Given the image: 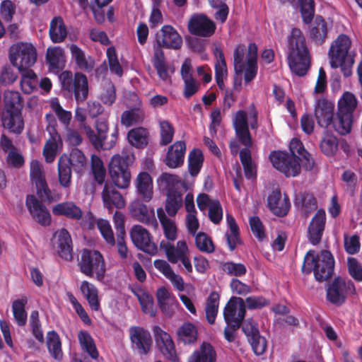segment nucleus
<instances>
[{"mask_svg": "<svg viewBox=\"0 0 362 362\" xmlns=\"http://www.w3.org/2000/svg\"><path fill=\"white\" fill-rule=\"evenodd\" d=\"M291 154L284 151H272L269 155L271 162L276 170L286 177H296L300 172L301 162L306 170H311L314 166V160L305 148L301 141L297 138L291 139L289 144Z\"/></svg>", "mask_w": 362, "mask_h": 362, "instance_id": "1", "label": "nucleus"}, {"mask_svg": "<svg viewBox=\"0 0 362 362\" xmlns=\"http://www.w3.org/2000/svg\"><path fill=\"white\" fill-rule=\"evenodd\" d=\"M288 63L292 72L298 76H305L310 67V52L303 32L293 28L287 36Z\"/></svg>", "mask_w": 362, "mask_h": 362, "instance_id": "2", "label": "nucleus"}, {"mask_svg": "<svg viewBox=\"0 0 362 362\" xmlns=\"http://www.w3.org/2000/svg\"><path fill=\"white\" fill-rule=\"evenodd\" d=\"M334 270V259L331 252L324 250L316 253L313 250L307 252L301 267L303 274H309L312 272L318 282L329 279Z\"/></svg>", "mask_w": 362, "mask_h": 362, "instance_id": "3", "label": "nucleus"}, {"mask_svg": "<svg viewBox=\"0 0 362 362\" xmlns=\"http://www.w3.org/2000/svg\"><path fill=\"white\" fill-rule=\"evenodd\" d=\"M351 39L345 34H340L332 42L328 51L329 64L332 69L340 67L343 75L349 77L352 74L355 54L349 52Z\"/></svg>", "mask_w": 362, "mask_h": 362, "instance_id": "4", "label": "nucleus"}, {"mask_svg": "<svg viewBox=\"0 0 362 362\" xmlns=\"http://www.w3.org/2000/svg\"><path fill=\"white\" fill-rule=\"evenodd\" d=\"M337 106L334 129L339 134L346 135L351 130L353 115L357 106V99L354 93L346 91L339 100Z\"/></svg>", "mask_w": 362, "mask_h": 362, "instance_id": "5", "label": "nucleus"}, {"mask_svg": "<svg viewBox=\"0 0 362 362\" xmlns=\"http://www.w3.org/2000/svg\"><path fill=\"white\" fill-rule=\"evenodd\" d=\"M81 272L88 277L103 281L105 277V262L102 254L95 250L83 249L78 262Z\"/></svg>", "mask_w": 362, "mask_h": 362, "instance_id": "6", "label": "nucleus"}, {"mask_svg": "<svg viewBox=\"0 0 362 362\" xmlns=\"http://www.w3.org/2000/svg\"><path fill=\"white\" fill-rule=\"evenodd\" d=\"M235 134L240 143L245 147L240 151L239 156L242 165L252 163L250 148L252 139L249 130L247 113L244 110H238L233 121Z\"/></svg>", "mask_w": 362, "mask_h": 362, "instance_id": "7", "label": "nucleus"}, {"mask_svg": "<svg viewBox=\"0 0 362 362\" xmlns=\"http://www.w3.org/2000/svg\"><path fill=\"white\" fill-rule=\"evenodd\" d=\"M356 293V286L351 280L337 276L328 286L327 299L332 304L341 305L345 303L349 295H355Z\"/></svg>", "mask_w": 362, "mask_h": 362, "instance_id": "8", "label": "nucleus"}, {"mask_svg": "<svg viewBox=\"0 0 362 362\" xmlns=\"http://www.w3.org/2000/svg\"><path fill=\"white\" fill-rule=\"evenodd\" d=\"M30 175L36 187L37 195L41 202L49 204L59 199V195L52 192L49 188L39 161L34 160L31 162Z\"/></svg>", "mask_w": 362, "mask_h": 362, "instance_id": "9", "label": "nucleus"}, {"mask_svg": "<svg viewBox=\"0 0 362 362\" xmlns=\"http://www.w3.org/2000/svg\"><path fill=\"white\" fill-rule=\"evenodd\" d=\"M12 49L14 52L10 53V62L18 70L28 69L36 62L37 52L32 44L21 42Z\"/></svg>", "mask_w": 362, "mask_h": 362, "instance_id": "10", "label": "nucleus"}, {"mask_svg": "<svg viewBox=\"0 0 362 362\" xmlns=\"http://www.w3.org/2000/svg\"><path fill=\"white\" fill-rule=\"evenodd\" d=\"M128 157L115 155L109 164V173L115 186L126 189L129 186L131 173L127 163Z\"/></svg>", "mask_w": 362, "mask_h": 362, "instance_id": "11", "label": "nucleus"}, {"mask_svg": "<svg viewBox=\"0 0 362 362\" xmlns=\"http://www.w3.org/2000/svg\"><path fill=\"white\" fill-rule=\"evenodd\" d=\"M132 243L139 250L150 255L157 253V245L152 240L150 233L140 225H135L130 231Z\"/></svg>", "mask_w": 362, "mask_h": 362, "instance_id": "12", "label": "nucleus"}, {"mask_svg": "<svg viewBox=\"0 0 362 362\" xmlns=\"http://www.w3.org/2000/svg\"><path fill=\"white\" fill-rule=\"evenodd\" d=\"M246 314V305L244 299L240 297H231L223 308V319L226 325L241 324Z\"/></svg>", "mask_w": 362, "mask_h": 362, "instance_id": "13", "label": "nucleus"}, {"mask_svg": "<svg viewBox=\"0 0 362 362\" xmlns=\"http://www.w3.org/2000/svg\"><path fill=\"white\" fill-rule=\"evenodd\" d=\"M25 206L32 218L42 226H49L52 222L47 208L33 194L27 195Z\"/></svg>", "mask_w": 362, "mask_h": 362, "instance_id": "14", "label": "nucleus"}, {"mask_svg": "<svg viewBox=\"0 0 362 362\" xmlns=\"http://www.w3.org/2000/svg\"><path fill=\"white\" fill-rule=\"evenodd\" d=\"M156 345L165 358L172 362H178L175 346L171 336L159 326L153 329Z\"/></svg>", "mask_w": 362, "mask_h": 362, "instance_id": "15", "label": "nucleus"}, {"mask_svg": "<svg viewBox=\"0 0 362 362\" xmlns=\"http://www.w3.org/2000/svg\"><path fill=\"white\" fill-rule=\"evenodd\" d=\"M188 30L192 35L207 37L215 33L216 25L206 15H194L189 21Z\"/></svg>", "mask_w": 362, "mask_h": 362, "instance_id": "16", "label": "nucleus"}, {"mask_svg": "<svg viewBox=\"0 0 362 362\" xmlns=\"http://www.w3.org/2000/svg\"><path fill=\"white\" fill-rule=\"evenodd\" d=\"M129 332L132 346L141 355L148 354L152 345V338L149 332L137 326L131 327Z\"/></svg>", "mask_w": 362, "mask_h": 362, "instance_id": "17", "label": "nucleus"}, {"mask_svg": "<svg viewBox=\"0 0 362 362\" xmlns=\"http://www.w3.org/2000/svg\"><path fill=\"white\" fill-rule=\"evenodd\" d=\"M334 105L325 98L317 100L315 105V117L317 124L327 128L330 124L334 126Z\"/></svg>", "mask_w": 362, "mask_h": 362, "instance_id": "18", "label": "nucleus"}, {"mask_svg": "<svg viewBox=\"0 0 362 362\" xmlns=\"http://www.w3.org/2000/svg\"><path fill=\"white\" fill-rule=\"evenodd\" d=\"M326 214L323 209H318L308 228V238L313 245H318L325 230Z\"/></svg>", "mask_w": 362, "mask_h": 362, "instance_id": "19", "label": "nucleus"}, {"mask_svg": "<svg viewBox=\"0 0 362 362\" xmlns=\"http://www.w3.org/2000/svg\"><path fill=\"white\" fill-rule=\"evenodd\" d=\"M132 216L138 221L154 228L158 226L154 210L149 209L142 201L137 199L130 205Z\"/></svg>", "mask_w": 362, "mask_h": 362, "instance_id": "20", "label": "nucleus"}, {"mask_svg": "<svg viewBox=\"0 0 362 362\" xmlns=\"http://www.w3.org/2000/svg\"><path fill=\"white\" fill-rule=\"evenodd\" d=\"M267 204L269 210L279 217L286 216L291 207L288 197L285 194L282 198L281 191L278 189L269 194Z\"/></svg>", "mask_w": 362, "mask_h": 362, "instance_id": "21", "label": "nucleus"}, {"mask_svg": "<svg viewBox=\"0 0 362 362\" xmlns=\"http://www.w3.org/2000/svg\"><path fill=\"white\" fill-rule=\"evenodd\" d=\"M133 98L136 102L135 106L124 111L121 115V124L127 127L141 124L145 118L141 100L136 95H134Z\"/></svg>", "mask_w": 362, "mask_h": 362, "instance_id": "22", "label": "nucleus"}, {"mask_svg": "<svg viewBox=\"0 0 362 362\" xmlns=\"http://www.w3.org/2000/svg\"><path fill=\"white\" fill-rule=\"evenodd\" d=\"M71 60L77 69L90 72L95 66V61L91 56H86L85 51L75 44L69 45Z\"/></svg>", "mask_w": 362, "mask_h": 362, "instance_id": "23", "label": "nucleus"}, {"mask_svg": "<svg viewBox=\"0 0 362 362\" xmlns=\"http://www.w3.org/2000/svg\"><path fill=\"white\" fill-rule=\"evenodd\" d=\"M185 151L186 144L185 141H177L175 142L168 148L164 160L165 165L170 168L181 166L184 163Z\"/></svg>", "mask_w": 362, "mask_h": 362, "instance_id": "24", "label": "nucleus"}, {"mask_svg": "<svg viewBox=\"0 0 362 362\" xmlns=\"http://www.w3.org/2000/svg\"><path fill=\"white\" fill-rule=\"evenodd\" d=\"M102 199L105 207L109 211H112L114 208L121 209L125 206V201L122 194L113 186L107 183L102 192Z\"/></svg>", "mask_w": 362, "mask_h": 362, "instance_id": "25", "label": "nucleus"}, {"mask_svg": "<svg viewBox=\"0 0 362 362\" xmlns=\"http://www.w3.org/2000/svg\"><path fill=\"white\" fill-rule=\"evenodd\" d=\"M1 122L4 129L16 135L21 134L24 129V119L22 112H3Z\"/></svg>", "mask_w": 362, "mask_h": 362, "instance_id": "26", "label": "nucleus"}, {"mask_svg": "<svg viewBox=\"0 0 362 362\" xmlns=\"http://www.w3.org/2000/svg\"><path fill=\"white\" fill-rule=\"evenodd\" d=\"M49 138L43 148V156L47 163H52L57 156V150L62 147V140L58 132L53 128L49 129Z\"/></svg>", "mask_w": 362, "mask_h": 362, "instance_id": "27", "label": "nucleus"}, {"mask_svg": "<svg viewBox=\"0 0 362 362\" xmlns=\"http://www.w3.org/2000/svg\"><path fill=\"white\" fill-rule=\"evenodd\" d=\"M281 4H289L294 8L299 6L303 21L305 24L310 23L315 15L314 0H279Z\"/></svg>", "mask_w": 362, "mask_h": 362, "instance_id": "28", "label": "nucleus"}, {"mask_svg": "<svg viewBox=\"0 0 362 362\" xmlns=\"http://www.w3.org/2000/svg\"><path fill=\"white\" fill-rule=\"evenodd\" d=\"M162 40L159 45L168 49H180L182 45V39L177 31L170 25H163L161 28Z\"/></svg>", "mask_w": 362, "mask_h": 362, "instance_id": "29", "label": "nucleus"}, {"mask_svg": "<svg viewBox=\"0 0 362 362\" xmlns=\"http://www.w3.org/2000/svg\"><path fill=\"white\" fill-rule=\"evenodd\" d=\"M137 193L145 202H149L153 197V180L146 172L139 173L136 180Z\"/></svg>", "mask_w": 362, "mask_h": 362, "instance_id": "30", "label": "nucleus"}, {"mask_svg": "<svg viewBox=\"0 0 362 362\" xmlns=\"http://www.w3.org/2000/svg\"><path fill=\"white\" fill-rule=\"evenodd\" d=\"M74 98L78 103L86 100L88 95V81L86 76L81 72L75 73L72 81Z\"/></svg>", "mask_w": 362, "mask_h": 362, "instance_id": "31", "label": "nucleus"}, {"mask_svg": "<svg viewBox=\"0 0 362 362\" xmlns=\"http://www.w3.org/2000/svg\"><path fill=\"white\" fill-rule=\"evenodd\" d=\"M216 352L209 342H202L199 349L189 356L188 362H216Z\"/></svg>", "mask_w": 362, "mask_h": 362, "instance_id": "32", "label": "nucleus"}, {"mask_svg": "<svg viewBox=\"0 0 362 362\" xmlns=\"http://www.w3.org/2000/svg\"><path fill=\"white\" fill-rule=\"evenodd\" d=\"M88 166V160L78 148H74L69 152V180L71 170L78 174H83Z\"/></svg>", "mask_w": 362, "mask_h": 362, "instance_id": "33", "label": "nucleus"}, {"mask_svg": "<svg viewBox=\"0 0 362 362\" xmlns=\"http://www.w3.org/2000/svg\"><path fill=\"white\" fill-rule=\"evenodd\" d=\"M182 194L177 189H169L167 192L165 209L168 216H175L182 206Z\"/></svg>", "mask_w": 362, "mask_h": 362, "instance_id": "34", "label": "nucleus"}, {"mask_svg": "<svg viewBox=\"0 0 362 362\" xmlns=\"http://www.w3.org/2000/svg\"><path fill=\"white\" fill-rule=\"evenodd\" d=\"M53 248L60 257L64 259L68 258V230L63 228L57 230L52 240Z\"/></svg>", "mask_w": 362, "mask_h": 362, "instance_id": "35", "label": "nucleus"}, {"mask_svg": "<svg viewBox=\"0 0 362 362\" xmlns=\"http://www.w3.org/2000/svg\"><path fill=\"white\" fill-rule=\"evenodd\" d=\"M157 216L163 230L164 235L168 242L177 239V228L175 222L168 218L162 208L157 209Z\"/></svg>", "mask_w": 362, "mask_h": 362, "instance_id": "36", "label": "nucleus"}, {"mask_svg": "<svg viewBox=\"0 0 362 362\" xmlns=\"http://www.w3.org/2000/svg\"><path fill=\"white\" fill-rule=\"evenodd\" d=\"M339 140L332 132L325 130L320 142V148L323 154L331 157L338 151Z\"/></svg>", "mask_w": 362, "mask_h": 362, "instance_id": "37", "label": "nucleus"}, {"mask_svg": "<svg viewBox=\"0 0 362 362\" xmlns=\"http://www.w3.org/2000/svg\"><path fill=\"white\" fill-rule=\"evenodd\" d=\"M49 35L51 40L54 43H59L64 40L67 35V30L62 17L57 16L51 21Z\"/></svg>", "mask_w": 362, "mask_h": 362, "instance_id": "38", "label": "nucleus"}, {"mask_svg": "<svg viewBox=\"0 0 362 362\" xmlns=\"http://www.w3.org/2000/svg\"><path fill=\"white\" fill-rule=\"evenodd\" d=\"M81 291L86 298L92 310L98 311L100 308V303L98 298V291L91 283L83 281L81 285Z\"/></svg>", "mask_w": 362, "mask_h": 362, "instance_id": "39", "label": "nucleus"}, {"mask_svg": "<svg viewBox=\"0 0 362 362\" xmlns=\"http://www.w3.org/2000/svg\"><path fill=\"white\" fill-rule=\"evenodd\" d=\"M46 60L50 69L57 71L62 70L66 63L64 50L58 47L47 49Z\"/></svg>", "mask_w": 362, "mask_h": 362, "instance_id": "40", "label": "nucleus"}, {"mask_svg": "<svg viewBox=\"0 0 362 362\" xmlns=\"http://www.w3.org/2000/svg\"><path fill=\"white\" fill-rule=\"evenodd\" d=\"M159 247L165 253L169 262H175V256H177L180 252L187 254L188 250L184 240H179L177 243V247H175L170 242L163 240L160 241Z\"/></svg>", "mask_w": 362, "mask_h": 362, "instance_id": "41", "label": "nucleus"}, {"mask_svg": "<svg viewBox=\"0 0 362 362\" xmlns=\"http://www.w3.org/2000/svg\"><path fill=\"white\" fill-rule=\"evenodd\" d=\"M226 221L229 228V231L226 233L227 243L230 251L235 250L238 244H240V237L239 227L236 223L234 217L230 214H226Z\"/></svg>", "mask_w": 362, "mask_h": 362, "instance_id": "42", "label": "nucleus"}, {"mask_svg": "<svg viewBox=\"0 0 362 362\" xmlns=\"http://www.w3.org/2000/svg\"><path fill=\"white\" fill-rule=\"evenodd\" d=\"M4 112H22L23 107V98L18 91H7L4 93Z\"/></svg>", "mask_w": 362, "mask_h": 362, "instance_id": "43", "label": "nucleus"}, {"mask_svg": "<svg viewBox=\"0 0 362 362\" xmlns=\"http://www.w3.org/2000/svg\"><path fill=\"white\" fill-rule=\"evenodd\" d=\"M153 65L160 80L166 81L170 77L169 74V67L166 62L164 52L160 48L155 50Z\"/></svg>", "mask_w": 362, "mask_h": 362, "instance_id": "44", "label": "nucleus"}, {"mask_svg": "<svg viewBox=\"0 0 362 362\" xmlns=\"http://www.w3.org/2000/svg\"><path fill=\"white\" fill-rule=\"evenodd\" d=\"M178 339L185 344H192L197 340L198 332L192 322H184L177 331Z\"/></svg>", "mask_w": 362, "mask_h": 362, "instance_id": "45", "label": "nucleus"}, {"mask_svg": "<svg viewBox=\"0 0 362 362\" xmlns=\"http://www.w3.org/2000/svg\"><path fill=\"white\" fill-rule=\"evenodd\" d=\"M310 38L317 44L325 42L327 35V23L325 19L318 16L315 20L313 26L310 29Z\"/></svg>", "mask_w": 362, "mask_h": 362, "instance_id": "46", "label": "nucleus"}, {"mask_svg": "<svg viewBox=\"0 0 362 362\" xmlns=\"http://www.w3.org/2000/svg\"><path fill=\"white\" fill-rule=\"evenodd\" d=\"M216 57L217 58L215 64V79L218 87L221 90L224 88V78L227 75V66L223 52L221 49H216Z\"/></svg>", "mask_w": 362, "mask_h": 362, "instance_id": "47", "label": "nucleus"}, {"mask_svg": "<svg viewBox=\"0 0 362 362\" xmlns=\"http://www.w3.org/2000/svg\"><path fill=\"white\" fill-rule=\"evenodd\" d=\"M28 303L27 297H22L21 299L15 300L12 303V312L15 321L18 326L23 327L27 323V312L25 305Z\"/></svg>", "mask_w": 362, "mask_h": 362, "instance_id": "48", "label": "nucleus"}, {"mask_svg": "<svg viewBox=\"0 0 362 362\" xmlns=\"http://www.w3.org/2000/svg\"><path fill=\"white\" fill-rule=\"evenodd\" d=\"M47 346L50 355L57 361L63 358L62 343L59 334L55 331H49L47 334Z\"/></svg>", "mask_w": 362, "mask_h": 362, "instance_id": "49", "label": "nucleus"}, {"mask_svg": "<svg viewBox=\"0 0 362 362\" xmlns=\"http://www.w3.org/2000/svg\"><path fill=\"white\" fill-rule=\"evenodd\" d=\"M219 299V294L216 291H213L209 294L206 300L205 308L206 318L210 325L215 323L218 312Z\"/></svg>", "mask_w": 362, "mask_h": 362, "instance_id": "50", "label": "nucleus"}, {"mask_svg": "<svg viewBox=\"0 0 362 362\" xmlns=\"http://www.w3.org/2000/svg\"><path fill=\"white\" fill-rule=\"evenodd\" d=\"M78 339L81 349L87 352L92 358L97 359L99 354L91 335L86 331H80L78 334Z\"/></svg>", "mask_w": 362, "mask_h": 362, "instance_id": "51", "label": "nucleus"}, {"mask_svg": "<svg viewBox=\"0 0 362 362\" xmlns=\"http://www.w3.org/2000/svg\"><path fill=\"white\" fill-rule=\"evenodd\" d=\"M148 135L147 129L140 127L131 129L127 134V139L132 146L142 148L148 144Z\"/></svg>", "mask_w": 362, "mask_h": 362, "instance_id": "52", "label": "nucleus"}, {"mask_svg": "<svg viewBox=\"0 0 362 362\" xmlns=\"http://www.w3.org/2000/svg\"><path fill=\"white\" fill-rule=\"evenodd\" d=\"M204 162V155L202 151L198 148H194L189 153L188 157V170L190 175L197 176L202 167Z\"/></svg>", "mask_w": 362, "mask_h": 362, "instance_id": "53", "label": "nucleus"}, {"mask_svg": "<svg viewBox=\"0 0 362 362\" xmlns=\"http://www.w3.org/2000/svg\"><path fill=\"white\" fill-rule=\"evenodd\" d=\"M296 200L300 204L302 210L306 216L315 211L317 207L316 198L312 193L304 192L298 195Z\"/></svg>", "mask_w": 362, "mask_h": 362, "instance_id": "54", "label": "nucleus"}, {"mask_svg": "<svg viewBox=\"0 0 362 362\" xmlns=\"http://www.w3.org/2000/svg\"><path fill=\"white\" fill-rule=\"evenodd\" d=\"M91 170L95 180L99 185H102L105 181L106 170L102 160L95 154L91 156Z\"/></svg>", "mask_w": 362, "mask_h": 362, "instance_id": "55", "label": "nucleus"}, {"mask_svg": "<svg viewBox=\"0 0 362 362\" xmlns=\"http://www.w3.org/2000/svg\"><path fill=\"white\" fill-rule=\"evenodd\" d=\"M116 89L110 81H105L103 84V91L100 99L104 105L111 106L116 100Z\"/></svg>", "mask_w": 362, "mask_h": 362, "instance_id": "56", "label": "nucleus"}, {"mask_svg": "<svg viewBox=\"0 0 362 362\" xmlns=\"http://www.w3.org/2000/svg\"><path fill=\"white\" fill-rule=\"evenodd\" d=\"M160 146H166L172 142L175 134V129L173 125L167 120L159 122Z\"/></svg>", "mask_w": 362, "mask_h": 362, "instance_id": "57", "label": "nucleus"}, {"mask_svg": "<svg viewBox=\"0 0 362 362\" xmlns=\"http://www.w3.org/2000/svg\"><path fill=\"white\" fill-rule=\"evenodd\" d=\"M195 244L197 247L204 252L212 253L215 250L211 238L204 232H199L196 235Z\"/></svg>", "mask_w": 362, "mask_h": 362, "instance_id": "58", "label": "nucleus"}, {"mask_svg": "<svg viewBox=\"0 0 362 362\" xmlns=\"http://www.w3.org/2000/svg\"><path fill=\"white\" fill-rule=\"evenodd\" d=\"M110 70L118 76L123 74L122 67L118 60L116 49L114 47H110L106 52Z\"/></svg>", "mask_w": 362, "mask_h": 362, "instance_id": "59", "label": "nucleus"}, {"mask_svg": "<svg viewBox=\"0 0 362 362\" xmlns=\"http://www.w3.org/2000/svg\"><path fill=\"white\" fill-rule=\"evenodd\" d=\"M137 297L142 311L151 317H154L156 314V308L154 306L153 296L144 292L141 295H138Z\"/></svg>", "mask_w": 362, "mask_h": 362, "instance_id": "60", "label": "nucleus"}, {"mask_svg": "<svg viewBox=\"0 0 362 362\" xmlns=\"http://www.w3.org/2000/svg\"><path fill=\"white\" fill-rule=\"evenodd\" d=\"M97 226L102 236L110 246L115 245V239L110 223L105 219H98Z\"/></svg>", "mask_w": 362, "mask_h": 362, "instance_id": "61", "label": "nucleus"}, {"mask_svg": "<svg viewBox=\"0 0 362 362\" xmlns=\"http://www.w3.org/2000/svg\"><path fill=\"white\" fill-rule=\"evenodd\" d=\"M222 269L229 276L240 277L247 273V268L242 263L226 262L223 264Z\"/></svg>", "mask_w": 362, "mask_h": 362, "instance_id": "62", "label": "nucleus"}, {"mask_svg": "<svg viewBox=\"0 0 362 362\" xmlns=\"http://www.w3.org/2000/svg\"><path fill=\"white\" fill-rule=\"evenodd\" d=\"M347 269L350 276L357 282H362V264L355 257H349Z\"/></svg>", "mask_w": 362, "mask_h": 362, "instance_id": "63", "label": "nucleus"}, {"mask_svg": "<svg viewBox=\"0 0 362 362\" xmlns=\"http://www.w3.org/2000/svg\"><path fill=\"white\" fill-rule=\"evenodd\" d=\"M245 54V47L243 45H238L233 53V64L236 74H241L243 71L245 64L243 62Z\"/></svg>", "mask_w": 362, "mask_h": 362, "instance_id": "64", "label": "nucleus"}]
</instances>
